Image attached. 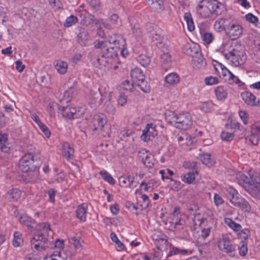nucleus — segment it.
Listing matches in <instances>:
<instances>
[{"label": "nucleus", "instance_id": "58", "mask_svg": "<svg viewBox=\"0 0 260 260\" xmlns=\"http://www.w3.org/2000/svg\"><path fill=\"white\" fill-rule=\"evenodd\" d=\"M234 135L231 133L223 132L221 134V138L226 141H230L234 138Z\"/></svg>", "mask_w": 260, "mask_h": 260}, {"label": "nucleus", "instance_id": "29", "mask_svg": "<svg viewBox=\"0 0 260 260\" xmlns=\"http://www.w3.org/2000/svg\"><path fill=\"white\" fill-rule=\"evenodd\" d=\"M198 174L197 171H192L184 173L181 176L182 181L187 184H192L195 180V175Z\"/></svg>", "mask_w": 260, "mask_h": 260}, {"label": "nucleus", "instance_id": "43", "mask_svg": "<svg viewBox=\"0 0 260 260\" xmlns=\"http://www.w3.org/2000/svg\"><path fill=\"white\" fill-rule=\"evenodd\" d=\"M238 250L240 255L245 256L248 251L246 241H242L238 245Z\"/></svg>", "mask_w": 260, "mask_h": 260}, {"label": "nucleus", "instance_id": "3", "mask_svg": "<svg viewBox=\"0 0 260 260\" xmlns=\"http://www.w3.org/2000/svg\"><path fill=\"white\" fill-rule=\"evenodd\" d=\"M94 46L102 51L101 57H98L94 61L95 66L103 65L106 66V63H112L113 60L116 58L118 50L114 47L108 45L107 41H96Z\"/></svg>", "mask_w": 260, "mask_h": 260}, {"label": "nucleus", "instance_id": "57", "mask_svg": "<svg viewBox=\"0 0 260 260\" xmlns=\"http://www.w3.org/2000/svg\"><path fill=\"white\" fill-rule=\"evenodd\" d=\"M203 41L205 43L209 44L211 43L213 39V36L211 33L206 32L203 36Z\"/></svg>", "mask_w": 260, "mask_h": 260}, {"label": "nucleus", "instance_id": "56", "mask_svg": "<svg viewBox=\"0 0 260 260\" xmlns=\"http://www.w3.org/2000/svg\"><path fill=\"white\" fill-rule=\"evenodd\" d=\"M93 23L95 24L96 26L98 28V30L101 31L102 25H104L105 27H108V24H106L103 19H96L95 17L94 18Z\"/></svg>", "mask_w": 260, "mask_h": 260}, {"label": "nucleus", "instance_id": "59", "mask_svg": "<svg viewBox=\"0 0 260 260\" xmlns=\"http://www.w3.org/2000/svg\"><path fill=\"white\" fill-rule=\"evenodd\" d=\"M245 18L247 21L250 23L254 24L256 25V23L258 22V18L253 15L252 13H248L245 15Z\"/></svg>", "mask_w": 260, "mask_h": 260}, {"label": "nucleus", "instance_id": "19", "mask_svg": "<svg viewBox=\"0 0 260 260\" xmlns=\"http://www.w3.org/2000/svg\"><path fill=\"white\" fill-rule=\"evenodd\" d=\"M25 173L26 174L23 175V177L26 182H35L40 179L39 172L36 168L32 170L31 169L28 172Z\"/></svg>", "mask_w": 260, "mask_h": 260}, {"label": "nucleus", "instance_id": "45", "mask_svg": "<svg viewBox=\"0 0 260 260\" xmlns=\"http://www.w3.org/2000/svg\"><path fill=\"white\" fill-rule=\"evenodd\" d=\"M137 61L144 67L148 66L150 62V59L149 57L144 54H141L137 57Z\"/></svg>", "mask_w": 260, "mask_h": 260}, {"label": "nucleus", "instance_id": "30", "mask_svg": "<svg viewBox=\"0 0 260 260\" xmlns=\"http://www.w3.org/2000/svg\"><path fill=\"white\" fill-rule=\"evenodd\" d=\"M131 75L132 78L136 83L145 78L142 70L138 68L132 70Z\"/></svg>", "mask_w": 260, "mask_h": 260}, {"label": "nucleus", "instance_id": "51", "mask_svg": "<svg viewBox=\"0 0 260 260\" xmlns=\"http://www.w3.org/2000/svg\"><path fill=\"white\" fill-rule=\"evenodd\" d=\"M111 240L114 242L117 245L118 247L122 250L124 248V245L119 240L117 236L114 233H112L110 235Z\"/></svg>", "mask_w": 260, "mask_h": 260}, {"label": "nucleus", "instance_id": "15", "mask_svg": "<svg viewBox=\"0 0 260 260\" xmlns=\"http://www.w3.org/2000/svg\"><path fill=\"white\" fill-rule=\"evenodd\" d=\"M108 45H114V47L118 50L119 48L125 47V41L123 36L120 34L111 36L107 41Z\"/></svg>", "mask_w": 260, "mask_h": 260}, {"label": "nucleus", "instance_id": "7", "mask_svg": "<svg viewBox=\"0 0 260 260\" xmlns=\"http://www.w3.org/2000/svg\"><path fill=\"white\" fill-rule=\"evenodd\" d=\"M150 38L152 45L156 46L162 51L167 50L168 46L164 38L163 31L161 29L156 28L150 34Z\"/></svg>", "mask_w": 260, "mask_h": 260}, {"label": "nucleus", "instance_id": "52", "mask_svg": "<svg viewBox=\"0 0 260 260\" xmlns=\"http://www.w3.org/2000/svg\"><path fill=\"white\" fill-rule=\"evenodd\" d=\"M88 4L94 11L99 10L100 8V0H87Z\"/></svg>", "mask_w": 260, "mask_h": 260}, {"label": "nucleus", "instance_id": "63", "mask_svg": "<svg viewBox=\"0 0 260 260\" xmlns=\"http://www.w3.org/2000/svg\"><path fill=\"white\" fill-rule=\"evenodd\" d=\"M251 132L260 136V122H256L252 125Z\"/></svg>", "mask_w": 260, "mask_h": 260}, {"label": "nucleus", "instance_id": "18", "mask_svg": "<svg viewBox=\"0 0 260 260\" xmlns=\"http://www.w3.org/2000/svg\"><path fill=\"white\" fill-rule=\"evenodd\" d=\"M21 196V191L18 188H12L5 194L4 198L6 201L10 202L17 201Z\"/></svg>", "mask_w": 260, "mask_h": 260}, {"label": "nucleus", "instance_id": "32", "mask_svg": "<svg viewBox=\"0 0 260 260\" xmlns=\"http://www.w3.org/2000/svg\"><path fill=\"white\" fill-rule=\"evenodd\" d=\"M105 96L103 95L100 91L99 88H98L96 91L91 92L90 98L94 100L96 104L100 105L103 102L104 97Z\"/></svg>", "mask_w": 260, "mask_h": 260}, {"label": "nucleus", "instance_id": "47", "mask_svg": "<svg viewBox=\"0 0 260 260\" xmlns=\"http://www.w3.org/2000/svg\"><path fill=\"white\" fill-rule=\"evenodd\" d=\"M213 107V104L211 102H205L200 106V109L204 112H210Z\"/></svg>", "mask_w": 260, "mask_h": 260}, {"label": "nucleus", "instance_id": "13", "mask_svg": "<svg viewBox=\"0 0 260 260\" xmlns=\"http://www.w3.org/2000/svg\"><path fill=\"white\" fill-rule=\"evenodd\" d=\"M226 31L232 40H235L242 34L243 29L239 24L231 22L227 25Z\"/></svg>", "mask_w": 260, "mask_h": 260}, {"label": "nucleus", "instance_id": "41", "mask_svg": "<svg viewBox=\"0 0 260 260\" xmlns=\"http://www.w3.org/2000/svg\"><path fill=\"white\" fill-rule=\"evenodd\" d=\"M102 178L111 185H114L116 181L112 176L106 171L102 170L100 172Z\"/></svg>", "mask_w": 260, "mask_h": 260}, {"label": "nucleus", "instance_id": "33", "mask_svg": "<svg viewBox=\"0 0 260 260\" xmlns=\"http://www.w3.org/2000/svg\"><path fill=\"white\" fill-rule=\"evenodd\" d=\"M62 153L67 159L71 158L74 154V149L72 145L67 143H64L62 146Z\"/></svg>", "mask_w": 260, "mask_h": 260}, {"label": "nucleus", "instance_id": "50", "mask_svg": "<svg viewBox=\"0 0 260 260\" xmlns=\"http://www.w3.org/2000/svg\"><path fill=\"white\" fill-rule=\"evenodd\" d=\"M204 82L207 85H213L218 83V79L216 77L208 76L205 78Z\"/></svg>", "mask_w": 260, "mask_h": 260}, {"label": "nucleus", "instance_id": "2", "mask_svg": "<svg viewBox=\"0 0 260 260\" xmlns=\"http://www.w3.org/2000/svg\"><path fill=\"white\" fill-rule=\"evenodd\" d=\"M195 9L197 15L203 19L220 15L225 11L224 5L217 0H200Z\"/></svg>", "mask_w": 260, "mask_h": 260}, {"label": "nucleus", "instance_id": "26", "mask_svg": "<svg viewBox=\"0 0 260 260\" xmlns=\"http://www.w3.org/2000/svg\"><path fill=\"white\" fill-rule=\"evenodd\" d=\"M154 11L160 12L164 9L162 0H145Z\"/></svg>", "mask_w": 260, "mask_h": 260}, {"label": "nucleus", "instance_id": "53", "mask_svg": "<svg viewBox=\"0 0 260 260\" xmlns=\"http://www.w3.org/2000/svg\"><path fill=\"white\" fill-rule=\"evenodd\" d=\"M211 155L209 153H203L200 155V159L205 165L210 164Z\"/></svg>", "mask_w": 260, "mask_h": 260}, {"label": "nucleus", "instance_id": "48", "mask_svg": "<svg viewBox=\"0 0 260 260\" xmlns=\"http://www.w3.org/2000/svg\"><path fill=\"white\" fill-rule=\"evenodd\" d=\"M105 110L107 113L111 114H114L116 112V109L110 101L106 102Z\"/></svg>", "mask_w": 260, "mask_h": 260}, {"label": "nucleus", "instance_id": "55", "mask_svg": "<svg viewBox=\"0 0 260 260\" xmlns=\"http://www.w3.org/2000/svg\"><path fill=\"white\" fill-rule=\"evenodd\" d=\"M58 106H60L55 103H52L49 104L47 108V110L51 117L55 116V112L54 110V108L56 107L58 109Z\"/></svg>", "mask_w": 260, "mask_h": 260}, {"label": "nucleus", "instance_id": "35", "mask_svg": "<svg viewBox=\"0 0 260 260\" xmlns=\"http://www.w3.org/2000/svg\"><path fill=\"white\" fill-rule=\"evenodd\" d=\"M165 80L167 83L172 85L178 83L179 81V77L177 74L172 73L167 75L165 77Z\"/></svg>", "mask_w": 260, "mask_h": 260}, {"label": "nucleus", "instance_id": "22", "mask_svg": "<svg viewBox=\"0 0 260 260\" xmlns=\"http://www.w3.org/2000/svg\"><path fill=\"white\" fill-rule=\"evenodd\" d=\"M134 177L122 176L119 178V183L121 187L134 188L137 186V184H134Z\"/></svg>", "mask_w": 260, "mask_h": 260}, {"label": "nucleus", "instance_id": "38", "mask_svg": "<svg viewBox=\"0 0 260 260\" xmlns=\"http://www.w3.org/2000/svg\"><path fill=\"white\" fill-rule=\"evenodd\" d=\"M216 98L219 100H224L227 96L226 90L222 86L217 87L215 90Z\"/></svg>", "mask_w": 260, "mask_h": 260}, {"label": "nucleus", "instance_id": "54", "mask_svg": "<svg viewBox=\"0 0 260 260\" xmlns=\"http://www.w3.org/2000/svg\"><path fill=\"white\" fill-rule=\"evenodd\" d=\"M49 3L54 11H57L61 8V3L59 0H49Z\"/></svg>", "mask_w": 260, "mask_h": 260}, {"label": "nucleus", "instance_id": "5", "mask_svg": "<svg viewBox=\"0 0 260 260\" xmlns=\"http://www.w3.org/2000/svg\"><path fill=\"white\" fill-rule=\"evenodd\" d=\"M224 193L233 205L239 207L246 212L249 211L250 207L248 203L242 198L234 188L231 186L228 187L225 189Z\"/></svg>", "mask_w": 260, "mask_h": 260}, {"label": "nucleus", "instance_id": "14", "mask_svg": "<svg viewBox=\"0 0 260 260\" xmlns=\"http://www.w3.org/2000/svg\"><path fill=\"white\" fill-rule=\"evenodd\" d=\"M77 42L82 46H86L88 43L89 34L85 28L79 26L76 29Z\"/></svg>", "mask_w": 260, "mask_h": 260}, {"label": "nucleus", "instance_id": "40", "mask_svg": "<svg viewBox=\"0 0 260 260\" xmlns=\"http://www.w3.org/2000/svg\"><path fill=\"white\" fill-rule=\"evenodd\" d=\"M184 18L186 22L188 30L190 31L193 30L194 25L191 14L188 13H185Z\"/></svg>", "mask_w": 260, "mask_h": 260}, {"label": "nucleus", "instance_id": "27", "mask_svg": "<svg viewBox=\"0 0 260 260\" xmlns=\"http://www.w3.org/2000/svg\"><path fill=\"white\" fill-rule=\"evenodd\" d=\"M162 68L167 70L171 66V56L168 52H164L160 56Z\"/></svg>", "mask_w": 260, "mask_h": 260}, {"label": "nucleus", "instance_id": "1", "mask_svg": "<svg viewBox=\"0 0 260 260\" xmlns=\"http://www.w3.org/2000/svg\"><path fill=\"white\" fill-rule=\"evenodd\" d=\"M36 231L30 240L31 248L41 251L51 246V243L53 242V233L50 224L47 222L39 223L36 226Z\"/></svg>", "mask_w": 260, "mask_h": 260}, {"label": "nucleus", "instance_id": "25", "mask_svg": "<svg viewBox=\"0 0 260 260\" xmlns=\"http://www.w3.org/2000/svg\"><path fill=\"white\" fill-rule=\"evenodd\" d=\"M10 148L11 145L8 142L7 135L0 133V149L3 152L8 153Z\"/></svg>", "mask_w": 260, "mask_h": 260}, {"label": "nucleus", "instance_id": "21", "mask_svg": "<svg viewBox=\"0 0 260 260\" xmlns=\"http://www.w3.org/2000/svg\"><path fill=\"white\" fill-rule=\"evenodd\" d=\"M80 17L81 23L84 25L88 26L93 23L94 16L85 10L81 13Z\"/></svg>", "mask_w": 260, "mask_h": 260}, {"label": "nucleus", "instance_id": "31", "mask_svg": "<svg viewBox=\"0 0 260 260\" xmlns=\"http://www.w3.org/2000/svg\"><path fill=\"white\" fill-rule=\"evenodd\" d=\"M54 67L59 74H64L67 71L68 66L65 61L57 60L55 62Z\"/></svg>", "mask_w": 260, "mask_h": 260}, {"label": "nucleus", "instance_id": "60", "mask_svg": "<svg viewBox=\"0 0 260 260\" xmlns=\"http://www.w3.org/2000/svg\"><path fill=\"white\" fill-rule=\"evenodd\" d=\"M127 102V96L124 94L120 93L117 98V104L118 105L123 106Z\"/></svg>", "mask_w": 260, "mask_h": 260}, {"label": "nucleus", "instance_id": "24", "mask_svg": "<svg viewBox=\"0 0 260 260\" xmlns=\"http://www.w3.org/2000/svg\"><path fill=\"white\" fill-rule=\"evenodd\" d=\"M206 61L202 56L201 53H198V55L192 58V66L193 68L201 69L205 67Z\"/></svg>", "mask_w": 260, "mask_h": 260}, {"label": "nucleus", "instance_id": "12", "mask_svg": "<svg viewBox=\"0 0 260 260\" xmlns=\"http://www.w3.org/2000/svg\"><path fill=\"white\" fill-rule=\"evenodd\" d=\"M106 122V117L104 114H96L93 118L90 128L93 132H100L102 130Z\"/></svg>", "mask_w": 260, "mask_h": 260}, {"label": "nucleus", "instance_id": "44", "mask_svg": "<svg viewBox=\"0 0 260 260\" xmlns=\"http://www.w3.org/2000/svg\"><path fill=\"white\" fill-rule=\"evenodd\" d=\"M138 86L144 92L148 93L150 91V88L149 85H147V82L145 79L142 81H138L136 83Z\"/></svg>", "mask_w": 260, "mask_h": 260}, {"label": "nucleus", "instance_id": "34", "mask_svg": "<svg viewBox=\"0 0 260 260\" xmlns=\"http://www.w3.org/2000/svg\"><path fill=\"white\" fill-rule=\"evenodd\" d=\"M166 120L169 123L175 127V123H177L178 115L174 112L169 111L165 114Z\"/></svg>", "mask_w": 260, "mask_h": 260}, {"label": "nucleus", "instance_id": "16", "mask_svg": "<svg viewBox=\"0 0 260 260\" xmlns=\"http://www.w3.org/2000/svg\"><path fill=\"white\" fill-rule=\"evenodd\" d=\"M241 96L244 102L249 106H257L260 105L259 99L256 101V96L250 92H243L241 94Z\"/></svg>", "mask_w": 260, "mask_h": 260}, {"label": "nucleus", "instance_id": "64", "mask_svg": "<svg viewBox=\"0 0 260 260\" xmlns=\"http://www.w3.org/2000/svg\"><path fill=\"white\" fill-rule=\"evenodd\" d=\"M197 166V162L193 161H185L183 164V167L185 169H194Z\"/></svg>", "mask_w": 260, "mask_h": 260}, {"label": "nucleus", "instance_id": "46", "mask_svg": "<svg viewBox=\"0 0 260 260\" xmlns=\"http://www.w3.org/2000/svg\"><path fill=\"white\" fill-rule=\"evenodd\" d=\"M43 260H66L61 256L60 252L56 251L49 256H46Z\"/></svg>", "mask_w": 260, "mask_h": 260}, {"label": "nucleus", "instance_id": "20", "mask_svg": "<svg viewBox=\"0 0 260 260\" xmlns=\"http://www.w3.org/2000/svg\"><path fill=\"white\" fill-rule=\"evenodd\" d=\"M184 52L192 57L201 53L199 46L196 44H187L184 47Z\"/></svg>", "mask_w": 260, "mask_h": 260}, {"label": "nucleus", "instance_id": "9", "mask_svg": "<svg viewBox=\"0 0 260 260\" xmlns=\"http://www.w3.org/2000/svg\"><path fill=\"white\" fill-rule=\"evenodd\" d=\"M217 245L220 250L228 254H232L235 250V246L233 245L231 239L225 235H223L218 239Z\"/></svg>", "mask_w": 260, "mask_h": 260}, {"label": "nucleus", "instance_id": "42", "mask_svg": "<svg viewBox=\"0 0 260 260\" xmlns=\"http://www.w3.org/2000/svg\"><path fill=\"white\" fill-rule=\"evenodd\" d=\"M78 19L76 16L71 15L67 18L63 22V26L65 27H69L72 25H75L78 22Z\"/></svg>", "mask_w": 260, "mask_h": 260}, {"label": "nucleus", "instance_id": "11", "mask_svg": "<svg viewBox=\"0 0 260 260\" xmlns=\"http://www.w3.org/2000/svg\"><path fill=\"white\" fill-rule=\"evenodd\" d=\"M34 157L31 153L24 155L19 160V168L23 172H28V171L34 168Z\"/></svg>", "mask_w": 260, "mask_h": 260}, {"label": "nucleus", "instance_id": "49", "mask_svg": "<svg viewBox=\"0 0 260 260\" xmlns=\"http://www.w3.org/2000/svg\"><path fill=\"white\" fill-rule=\"evenodd\" d=\"M151 237L153 240L155 241H165V235L160 231H155Z\"/></svg>", "mask_w": 260, "mask_h": 260}, {"label": "nucleus", "instance_id": "6", "mask_svg": "<svg viewBox=\"0 0 260 260\" xmlns=\"http://www.w3.org/2000/svg\"><path fill=\"white\" fill-rule=\"evenodd\" d=\"M222 54L225 58L236 67L243 64L246 59L244 52L237 48H231L228 51L224 50Z\"/></svg>", "mask_w": 260, "mask_h": 260}, {"label": "nucleus", "instance_id": "23", "mask_svg": "<svg viewBox=\"0 0 260 260\" xmlns=\"http://www.w3.org/2000/svg\"><path fill=\"white\" fill-rule=\"evenodd\" d=\"M87 207V203H84L79 205L76 209V217L82 222L86 220Z\"/></svg>", "mask_w": 260, "mask_h": 260}, {"label": "nucleus", "instance_id": "61", "mask_svg": "<svg viewBox=\"0 0 260 260\" xmlns=\"http://www.w3.org/2000/svg\"><path fill=\"white\" fill-rule=\"evenodd\" d=\"M239 115L242 120L243 121L244 124H247L248 123V114L246 111L244 110H240L239 111Z\"/></svg>", "mask_w": 260, "mask_h": 260}, {"label": "nucleus", "instance_id": "10", "mask_svg": "<svg viewBox=\"0 0 260 260\" xmlns=\"http://www.w3.org/2000/svg\"><path fill=\"white\" fill-rule=\"evenodd\" d=\"M157 135L155 124L148 123L142 131L141 139L144 142H148L152 140Z\"/></svg>", "mask_w": 260, "mask_h": 260}, {"label": "nucleus", "instance_id": "39", "mask_svg": "<svg viewBox=\"0 0 260 260\" xmlns=\"http://www.w3.org/2000/svg\"><path fill=\"white\" fill-rule=\"evenodd\" d=\"M259 138V135L256 134H253V133L251 132L250 135L246 138V140L248 144L256 145L258 144Z\"/></svg>", "mask_w": 260, "mask_h": 260}, {"label": "nucleus", "instance_id": "8", "mask_svg": "<svg viewBox=\"0 0 260 260\" xmlns=\"http://www.w3.org/2000/svg\"><path fill=\"white\" fill-rule=\"evenodd\" d=\"M192 124L190 115L188 113H182L178 115L177 123L175 127L181 129H187L191 127Z\"/></svg>", "mask_w": 260, "mask_h": 260}, {"label": "nucleus", "instance_id": "28", "mask_svg": "<svg viewBox=\"0 0 260 260\" xmlns=\"http://www.w3.org/2000/svg\"><path fill=\"white\" fill-rule=\"evenodd\" d=\"M18 219L19 222L27 226L28 230H31L34 228L33 224H35V221L27 215H21Z\"/></svg>", "mask_w": 260, "mask_h": 260}, {"label": "nucleus", "instance_id": "37", "mask_svg": "<svg viewBox=\"0 0 260 260\" xmlns=\"http://www.w3.org/2000/svg\"><path fill=\"white\" fill-rule=\"evenodd\" d=\"M224 221L225 223L234 231H239L242 229V226L240 224L235 222L230 218H225Z\"/></svg>", "mask_w": 260, "mask_h": 260}, {"label": "nucleus", "instance_id": "4", "mask_svg": "<svg viewBox=\"0 0 260 260\" xmlns=\"http://www.w3.org/2000/svg\"><path fill=\"white\" fill-rule=\"evenodd\" d=\"M236 178L240 185L247 188L251 192L254 193L255 189L260 188V176L257 174H251L249 172L238 173Z\"/></svg>", "mask_w": 260, "mask_h": 260}, {"label": "nucleus", "instance_id": "17", "mask_svg": "<svg viewBox=\"0 0 260 260\" xmlns=\"http://www.w3.org/2000/svg\"><path fill=\"white\" fill-rule=\"evenodd\" d=\"M58 110L61 112L63 117L68 119L77 118L79 116L75 108L70 107L68 106H58Z\"/></svg>", "mask_w": 260, "mask_h": 260}, {"label": "nucleus", "instance_id": "62", "mask_svg": "<svg viewBox=\"0 0 260 260\" xmlns=\"http://www.w3.org/2000/svg\"><path fill=\"white\" fill-rule=\"evenodd\" d=\"M38 126L42 131V132L44 134V135L46 136V137L49 138L50 136L51 133L49 128L43 123H41L38 125Z\"/></svg>", "mask_w": 260, "mask_h": 260}, {"label": "nucleus", "instance_id": "36", "mask_svg": "<svg viewBox=\"0 0 260 260\" xmlns=\"http://www.w3.org/2000/svg\"><path fill=\"white\" fill-rule=\"evenodd\" d=\"M13 245L15 247L20 246L23 242L22 234L19 232H15L13 234Z\"/></svg>", "mask_w": 260, "mask_h": 260}]
</instances>
